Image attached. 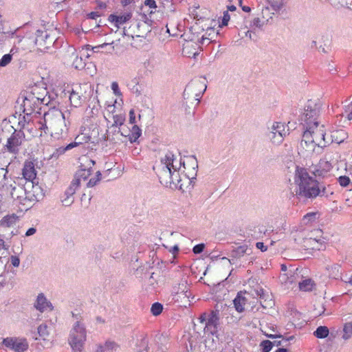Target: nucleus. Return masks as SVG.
Segmentation results:
<instances>
[{"mask_svg":"<svg viewBox=\"0 0 352 352\" xmlns=\"http://www.w3.org/2000/svg\"><path fill=\"white\" fill-rule=\"evenodd\" d=\"M35 127V131H32V129H28L33 137H41L43 134L50 133L51 136L59 138L66 131L65 116L59 109H50L45 113L43 121L36 122Z\"/></svg>","mask_w":352,"mask_h":352,"instance_id":"f257e3e1","label":"nucleus"},{"mask_svg":"<svg viewBox=\"0 0 352 352\" xmlns=\"http://www.w3.org/2000/svg\"><path fill=\"white\" fill-rule=\"evenodd\" d=\"M294 182L296 186V195L298 197L313 199L324 193L325 188L305 168L296 166Z\"/></svg>","mask_w":352,"mask_h":352,"instance_id":"f03ea898","label":"nucleus"},{"mask_svg":"<svg viewBox=\"0 0 352 352\" xmlns=\"http://www.w3.org/2000/svg\"><path fill=\"white\" fill-rule=\"evenodd\" d=\"M180 171L181 162H178L174 155L168 152L162 160V167L157 174L162 185L170 188H182Z\"/></svg>","mask_w":352,"mask_h":352,"instance_id":"7ed1b4c3","label":"nucleus"},{"mask_svg":"<svg viewBox=\"0 0 352 352\" xmlns=\"http://www.w3.org/2000/svg\"><path fill=\"white\" fill-rule=\"evenodd\" d=\"M325 134L324 126L322 124L317 125V128L309 126L304 131L302 141L309 149H314L315 146L324 147L329 142L325 139Z\"/></svg>","mask_w":352,"mask_h":352,"instance_id":"20e7f679","label":"nucleus"},{"mask_svg":"<svg viewBox=\"0 0 352 352\" xmlns=\"http://www.w3.org/2000/svg\"><path fill=\"white\" fill-rule=\"evenodd\" d=\"M320 113V107L315 102L309 100L306 104L304 111L300 112L298 109H291L290 111V121L287 122V124L291 122L296 123L297 120H307V119H318Z\"/></svg>","mask_w":352,"mask_h":352,"instance_id":"39448f33","label":"nucleus"},{"mask_svg":"<svg viewBox=\"0 0 352 352\" xmlns=\"http://www.w3.org/2000/svg\"><path fill=\"white\" fill-rule=\"evenodd\" d=\"M85 340V329L80 322H77L70 333L69 344L73 352H81Z\"/></svg>","mask_w":352,"mask_h":352,"instance_id":"423d86ee","label":"nucleus"},{"mask_svg":"<svg viewBox=\"0 0 352 352\" xmlns=\"http://www.w3.org/2000/svg\"><path fill=\"white\" fill-rule=\"evenodd\" d=\"M322 231L316 229L311 231L305 230L303 244L305 250H320L324 246Z\"/></svg>","mask_w":352,"mask_h":352,"instance_id":"0eeeda50","label":"nucleus"},{"mask_svg":"<svg viewBox=\"0 0 352 352\" xmlns=\"http://www.w3.org/2000/svg\"><path fill=\"white\" fill-rule=\"evenodd\" d=\"M87 98V85H74L69 94V102L72 106L78 107Z\"/></svg>","mask_w":352,"mask_h":352,"instance_id":"6e6552de","label":"nucleus"},{"mask_svg":"<svg viewBox=\"0 0 352 352\" xmlns=\"http://www.w3.org/2000/svg\"><path fill=\"white\" fill-rule=\"evenodd\" d=\"M25 135L21 131H14L8 139L5 145V149L13 154L19 153L21 146L24 142Z\"/></svg>","mask_w":352,"mask_h":352,"instance_id":"1a4fd4ad","label":"nucleus"},{"mask_svg":"<svg viewBox=\"0 0 352 352\" xmlns=\"http://www.w3.org/2000/svg\"><path fill=\"white\" fill-rule=\"evenodd\" d=\"M219 311H211L210 313H204L199 317L201 322H205V330L214 333L219 325Z\"/></svg>","mask_w":352,"mask_h":352,"instance_id":"9d476101","label":"nucleus"},{"mask_svg":"<svg viewBox=\"0 0 352 352\" xmlns=\"http://www.w3.org/2000/svg\"><path fill=\"white\" fill-rule=\"evenodd\" d=\"M35 35L34 43L41 51L48 49L55 41L47 30H37Z\"/></svg>","mask_w":352,"mask_h":352,"instance_id":"9b49d317","label":"nucleus"},{"mask_svg":"<svg viewBox=\"0 0 352 352\" xmlns=\"http://www.w3.org/2000/svg\"><path fill=\"white\" fill-rule=\"evenodd\" d=\"M91 173V168H83L82 166H80V168L76 173L74 179L72 182V184L69 188L67 189L66 193L68 195L74 194L76 190L80 186L81 182H85L87 179V178L90 176Z\"/></svg>","mask_w":352,"mask_h":352,"instance_id":"f8f14e48","label":"nucleus"},{"mask_svg":"<svg viewBox=\"0 0 352 352\" xmlns=\"http://www.w3.org/2000/svg\"><path fill=\"white\" fill-rule=\"evenodd\" d=\"M206 89V85L200 80H193L188 84L184 91V96L189 97L192 94L195 98L199 100V98L203 94Z\"/></svg>","mask_w":352,"mask_h":352,"instance_id":"ddd939ff","label":"nucleus"},{"mask_svg":"<svg viewBox=\"0 0 352 352\" xmlns=\"http://www.w3.org/2000/svg\"><path fill=\"white\" fill-rule=\"evenodd\" d=\"M305 236V230L292 231L289 234V248L294 251L305 250L302 246Z\"/></svg>","mask_w":352,"mask_h":352,"instance_id":"4468645a","label":"nucleus"},{"mask_svg":"<svg viewBox=\"0 0 352 352\" xmlns=\"http://www.w3.org/2000/svg\"><path fill=\"white\" fill-rule=\"evenodd\" d=\"M14 184L15 182L11 179L8 180L5 175L0 176V191L2 192V195H10L13 199H19L21 197L15 194L16 188Z\"/></svg>","mask_w":352,"mask_h":352,"instance_id":"2eb2a0df","label":"nucleus"},{"mask_svg":"<svg viewBox=\"0 0 352 352\" xmlns=\"http://www.w3.org/2000/svg\"><path fill=\"white\" fill-rule=\"evenodd\" d=\"M3 344L16 352H23L28 348V344L25 339L6 338L3 340Z\"/></svg>","mask_w":352,"mask_h":352,"instance_id":"dca6fc26","label":"nucleus"},{"mask_svg":"<svg viewBox=\"0 0 352 352\" xmlns=\"http://www.w3.org/2000/svg\"><path fill=\"white\" fill-rule=\"evenodd\" d=\"M311 47H316L319 52L327 54L331 51V37L328 34L320 36L318 41H313Z\"/></svg>","mask_w":352,"mask_h":352,"instance_id":"f3484780","label":"nucleus"},{"mask_svg":"<svg viewBox=\"0 0 352 352\" xmlns=\"http://www.w3.org/2000/svg\"><path fill=\"white\" fill-rule=\"evenodd\" d=\"M131 17L132 12L131 11H126L110 14L108 17V21L116 28H120V25L131 20Z\"/></svg>","mask_w":352,"mask_h":352,"instance_id":"a211bd4d","label":"nucleus"},{"mask_svg":"<svg viewBox=\"0 0 352 352\" xmlns=\"http://www.w3.org/2000/svg\"><path fill=\"white\" fill-rule=\"evenodd\" d=\"M23 177L29 182L33 183L34 179L36 177V170L35 163L32 160H25L22 169Z\"/></svg>","mask_w":352,"mask_h":352,"instance_id":"6ab92c4d","label":"nucleus"},{"mask_svg":"<svg viewBox=\"0 0 352 352\" xmlns=\"http://www.w3.org/2000/svg\"><path fill=\"white\" fill-rule=\"evenodd\" d=\"M36 89L37 88L26 93L23 100V106L25 108L32 109L33 107L38 106L43 102V97H37Z\"/></svg>","mask_w":352,"mask_h":352,"instance_id":"aec40b11","label":"nucleus"},{"mask_svg":"<svg viewBox=\"0 0 352 352\" xmlns=\"http://www.w3.org/2000/svg\"><path fill=\"white\" fill-rule=\"evenodd\" d=\"M287 320H289L287 326L289 325L294 329H300L304 324V321L301 317V314L294 308L289 309V314L287 315Z\"/></svg>","mask_w":352,"mask_h":352,"instance_id":"412c9836","label":"nucleus"},{"mask_svg":"<svg viewBox=\"0 0 352 352\" xmlns=\"http://www.w3.org/2000/svg\"><path fill=\"white\" fill-rule=\"evenodd\" d=\"M284 125L280 122H276L273 126V131H272V135L270 137L272 142L275 144H279L284 140L285 135Z\"/></svg>","mask_w":352,"mask_h":352,"instance_id":"4be33fe9","label":"nucleus"},{"mask_svg":"<svg viewBox=\"0 0 352 352\" xmlns=\"http://www.w3.org/2000/svg\"><path fill=\"white\" fill-rule=\"evenodd\" d=\"M38 337H36V340L38 341H43V344L44 346H49L52 344V336L47 330V326L46 324H41L38 327Z\"/></svg>","mask_w":352,"mask_h":352,"instance_id":"5701e85b","label":"nucleus"},{"mask_svg":"<svg viewBox=\"0 0 352 352\" xmlns=\"http://www.w3.org/2000/svg\"><path fill=\"white\" fill-rule=\"evenodd\" d=\"M172 293L174 296L181 298L189 297L188 286L186 280H182L177 285L173 287Z\"/></svg>","mask_w":352,"mask_h":352,"instance_id":"b1692460","label":"nucleus"},{"mask_svg":"<svg viewBox=\"0 0 352 352\" xmlns=\"http://www.w3.org/2000/svg\"><path fill=\"white\" fill-rule=\"evenodd\" d=\"M122 135L128 137L131 142H135L141 135L142 131L137 125H133L129 130L122 129Z\"/></svg>","mask_w":352,"mask_h":352,"instance_id":"393cba45","label":"nucleus"},{"mask_svg":"<svg viewBox=\"0 0 352 352\" xmlns=\"http://www.w3.org/2000/svg\"><path fill=\"white\" fill-rule=\"evenodd\" d=\"M332 168L331 164L325 160H321L318 164V168L313 170L316 176L324 177Z\"/></svg>","mask_w":352,"mask_h":352,"instance_id":"a878e982","label":"nucleus"},{"mask_svg":"<svg viewBox=\"0 0 352 352\" xmlns=\"http://www.w3.org/2000/svg\"><path fill=\"white\" fill-rule=\"evenodd\" d=\"M35 307L41 312L47 309L52 310L51 302L46 299L43 294H38L35 304Z\"/></svg>","mask_w":352,"mask_h":352,"instance_id":"bb28decb","label":"nucleus"},{"mask_svg":"<svg viewBox=\"0 0 352 352\" xmlns=\"http://www.w3.org/2000/svg\"><path fill=\"white\" fill-rule=\"evenodd\" d=\"M19 221V217L15 214H8L0 221V226L3 228H12Z\"/></svg>","mask_w":352,"mask_h":352,"instance_id":"cd10ccee","label":"nucleus"},{"mask_svg":"<svg viewBox=\"0 0 352 352\" xmlns=\"http://www.w3.org/2000/svg\"><path fill=\"white\" fill-rule=\"evenodd\" d=\"M248 298L243 296L241 292L239 293L234 300V305L238 312H243L245 310V305H246Z\"/></svg>","mask_w":352,"mask_h":352,"instance_id":"c85d7f7f","label":"nucleus"},{"mask_svg":"<svg viewBox=\"0 0 352 352\" xmlns=\"http://www.w3.org/2000/svg\"><path fill=\"white\" fill-rule=\"evenodd\" d=\"M320 213L318 211L316 212H310L307 213L305 215L303 216L302 222L305 225H311L316 221L320 219Z\"/></svg>","mask_w":352,"mask_h":352,"instance_id":"c756f323","label":"nucleus"},{"mask_svg":"<svg viewBox=\"0 0 352 352\" xmlns=\"http://www.w3.org/2000/svg\"><path fill=\"white\" fill-rule=\"evenodd\" d=\"M332 142L336 144H340L344 141L348 137L347 133L342 129L334 131L331 133Z\"/></svg>","mask_w":352,"mask_h":352,"instance_id":"7c9ffc66","label":"nucleus"},{"mask_svg":"<svg viewBox=\"0 0 352 352\" xmlns=\"http://www.w3.org/2000/svg\"><path fill=\"white\" fill-rule=\"evenodd\" d=\"M299 289L303 292H311L315 289L316 284L310 278H306L299 283Z\"/></svg>","mask_w":352,"mask_h":352,"instance_id":"2f4dec72","label":"nucleus"},{"mask_svg":"<svg viewBox=\"0 0 352 352\" xmlns=\"http://www.w3.org/2000/svg\"><path fill=\"white\" fill-rule=\"evenodd\" d=\"M116 347L118 344L115 342L107 340L104 346L99 344L96 352H104L105 350L112 351Z\"/></svg>","mask_w":352,"mask_h":352,"instance_id":"473e14b6","label":"nucleus"},{"mask_svg":"<svg viewBox=\"0 0 352 352\" xmlns=\"http://www.w3.org/2000/svg\"><path fill=\"white\" fill-rule=\"evenodd\" d=\"M329 333V330L326 326H320L314 332V336L317 338L323 339L326 338Z\"/></svg>","mask_w":352,"mask_h":352,"instance_id":"72a5a7b5","label":"nucleus"},{"mask_svg":"<svg viewBox=\"0 0 352 352\" xmlns=\"http://www.w3.org/2000/svg\"><path fill=\"white\" fill-rule=\"evenodd\" d=\"M285 3L286 0H270L272 9L277 12L285 10Z\"/></svg>","mask_w":352,"mask_h":352,"instance_id":"f704fd0d","label":"nucleus"},{"mask_svg":"<svg viewBox=\"0 0 352 352\" xmlns=\"http://www.w3.org/2000/svg\"><path fill=\"white\" fill-rule=\"evenodd\" d=\"M352 337V323L346 322L344 324L342 333V338L348 340Z\"/></svg>","mask_w":352,"mask_h":352,"instance_id":"c9c22d12","label":"nucleus"},{"mask_svg":"<svg viewBox=\"0 0 352 352\" xmlns=\"http://www.w3.org/2000/svg\"><path fill=\"white\" fill-rule=\"evenodd\" d=\"M302 124L305 130L308 129L309 126L316 127L317 125L321 124L318 119H307V120H298Z\"/></svg>","mask_w":352,"mask_h":352,"instance_id":"e433bc0d","label":"nucleus"},{"mask_svg":"<svg viewBox=\"0 0 352 352\" xmlns=\"http://www.w3.org/2000/svg\"><path fill=\"white\" fill-rule=\"evenodd\" d=\"M274 344L268 340H263L260 344V348L262 352H270L273 347Z\"/></svg>","mask_w":352,"mask_h":352,"instance_id":"4c0bfd02","label":"nucleus"},{"mask_svg":"<svg viewBox=\"0 0 352 352\" xmlns=\"http://www.w3.org/2000/svg\"><path fill=\"white\" fill-rule=\"evenodd\" d=\"M162 309L163 307L162 304L159 302H155L151 307V311L153 316H158L162 313Z\"/></svg>","mask_w":352,"mask_h":352,"instance_id":"58836bf2","label":"nucleus"},{"mask_svg":"<svg viewBox=\"0 0 352 352\" xmlns=\"http://www.w3.org/2000/svg\"><path fill=\"white\" fill-rule=\"evenodd\" d=\"M339 269H340L339 265H338L336 264H333L331 266H329L327 267V270L330 271L329 276H331L333 278H336L337 276H338L340 274Z\"/></svg>","mask_w":352,"mask_h":352,"instance_id":"ea45409f","label":"nucleus"},{"mask_svg":"<svg viewBox=\"0 0 352 352\" xmlns=\"http://www.w3.org/2000/svg\"><path fill=\"white\" fill-rule=\"evenodd\" d=\"M339 184L342 187H347L351 183V179L348 176L340 175L338 178Z\"/></svg>","mask_w":352,"mask_h":352,"instance_id":"a19ab883","label":"nucleus"},{"mask_svg":"<svg viewBox=\"0 0 352 352\" xmlns=\"http://www.w3.org/2000/svg\"><path fill=\"white\" fill-rule=\"evenodd\" d=\"M344 113L349 120H352V102L345 105Z\"/></svg>","mask_w":352,"mask_h":352,"instance_id":"79ce46f5","label":"nucleus"},{"mask_svg":"<svg viewBox=\"0 0 352 352\" xmlns=\"http://www.w3.org/2000/svg\"><path fill=\"white\" fill-rule=\"evenodd\" d=\"M12 60V56L9 54H5L0 60V66L5 67L8 65Z\"/></svg>","mask_w":352,"mask_h":352,"instance_id":"37998d69","label":"nucleus"},{"mask_svg":"<svg viewBox=\"0 0 352 352\" xmlns=\"http://www.w3.org/2000/svg\"><path fill=\"white\" fill-rule=\"evenodd\" d=\"M101 174L99 171L97 172L96 178H91L87 183L88 187H92L96 184V183L100 179Z\"/></svg>","mask_w":352,"mask_h":352,"instance_id":"c03bdc74","label":"nucleus"},{"mask_svg":"<svg viewBox=\"0 0 352 352\" xmlns=\"http://www.w3.org/2000/svg\"><path fill=\"white\" fill-rule=\"evenodd\" d=\"M230 14L228 13V11L226 10V11H224L223 12V19H222V21H221V24L220 25V26H226L228 25V21H230Z\"/></svg>","mask_w":352,"mask_h":352,"instance_id":"a18cd8bd","label":"nucleus"},{"mask_svg":"<svg viewBox=\"0 0 352 352\" xmlns=\"http://www.w3.org/2000/svg\"><path fill=\"white\" fill-rule=\"evenodd\" d=\"M144 4L151 9H155L157 8V4L155 0H144Z\"/></svg>","mask_w":352,"mask_h":352,"instance_id":"49530a36","label":"nucleus"},{"mask_svg":"<svg viewBox=\"0 0 352 352\" xmlns=\"http://www.w3.org/2000/svg\"><path fill=\"white\" fill-rule=\"evenodd\" d=\"M204 244L200 243L194 246L192 251L195 254H199L204 251Z\"/></svg>","mask_w":352,"mask_h":352,"instance_id":"de8ad7c7","label":"nucleus"},{"mask_svg":"<svg viewBox=\"0 0 352 352\" xmlns=\"http://www.w3.org/2000/svg\"><path fill=\"white\" fill-rule=\"evenodd\" d=\"M10 261H11L12 265L14 267H17L19 266L20 259H19V258L18 256H11Z\"/></svg>","mask_w":352,"mask_h":352,"instance_id":"09e8293b","label":"nucleus"},{"mask_svg":"<svg viewBox=\"0 0 352 352\" xmlns=\"http://www.w3.org/2000/svg\"><path fill=\"white\" fill-rule=\"evenodd\" d=\"M111 89H112V90L113 91V92H114V94L116 95H120V94L119 86H118V84L116 82H112V84H111Z\"/></svg>","mask_w":352,"mask_h":352,"instance_id":"8fccbe9b","label":"nucleus"},{"mask_svg":"<svg viewBox=\"0 0 352 352\" xmlns=\"http://www.w3.org/2000/svg\"><path fill=\"white\" fill-rule=\"evenodd\" d=\"M129 122L133 124L135 122V114L133 109H131L129 111Z\"/></svg>","mask_w":352,"mask_h":352,"instance_id":"3c124183","label":"nucleus"},{"mask_svg":"<svg viewBox=\"0 0 352 352\" xmlns=\"http://www.w3.org/2000/svg\"><path fill=\"white\" fill-rule=\"evenodd\" d=\"M26 198L30 200H38V197L34 194V192L32 194L30 192H27Z\"/></svg>","mask_w":352,"mask_h":352,"instance_id":"603ef678","label":"nucleus"},{"mask_svg":"<svg viewBox=\"0 0 352 352\" xmlns=\"http://www.w3.org/2000/svg\"><path fill=\"white\" fill-rule=\"evenodd\" d=\"M100 16V14L98 12H91L88 14V17L91 19H96Z\"/></svg>","mask_w":352,"mask_h":352,"instance_id":"864d4df0","label":"nucleus"},{"mask_svg":"<svg viewBox=\"0 0 352 352\" xmlns=\"http://www.w3.org/2000/svg\"><path fill=\"white\" fill-rule=\"evenodd\" d=\"M239 3L242 10L245 12H250L251 11L250 7L248 6H242V0H239Z\"/></svg>","mask_w":352,"mask_h":352,"instance_id":"5fc2aeb1","label":"nucleus"},{"mask_svg":"<svg viewBox=\"0 0 352 352\" xmlns=\"http://www.w3.org/2000/svg\"><path fill=\"white\" fill-rule=\"evenodd\" d=\"M257 248L260 249L262 252H265L267 250V248L264 245V243L262 242H258L256 244Z\"/></svg>","mask_w":352,"mask_h":352,"instance_id":"6e6d98bb","label":"nucleus"},{"mask_svg":"<svg viewBox=\"0 0 352 352\" xmlns=\"http://www.w3.org/2000/svg\"><path fill=\"white\" fill-rule=\"evenodd\" d=\"M79 143L78 142H72V143H70L65 148H64V151H67V150H69L71 148H74L75 146H76Z\"/></svg>","mask_w":352,"mask_h":352,"instance_id":"4d7b16f0","label":"nucleus"},{"mask_svg":"<svg viewBox=\"0 0 352 352\" xmlns=\"http://www.w3.org/2000/svg\"><path fill=\"white\" fill-rule=\"evenodd\" d=\"M35 232H36V229L34 228H30L27 230L25 235L28 236H31V235H33Z\"/></svg>","mask_w":352,"mask_h":352,"instance_id":"13d9d810","label":"nucleus"},{"mask_svg":"<svg viewBox=\"0 0 352 352\" xmlns=\"http://www.w3.org/2000/svg\"><path fill=\"white\" fill-rule=\"evenodd\" d=\"M97 4L100 8H105L107 7L106 3L100 1H98Z\"/></svg>","mask_w":352,"mask_h":352,"instance_id":"bf43d9fd","label":"nucleus"},{"mask_svg":"<svg viewBox=\"0 0 352 352\" xmlns=\"http://www.w3.org/2000/svg\"><path fill=\"white\" fill-rule=\"evenodd\" d=\"M133 0H122L121 3L122 6H125L130 4Z\"/></svg>","mask_w":352,"mask_h":352,"instance_id":"052dcab7","label":"nucleus"},{"mask_svg":"<svg viewBox=\"0 0 352 352\" xmlns=\"http://www.w3.org/2000/svg\"><path fill=\"white\" fill-rule=\"evenodd\" d=\"M5 248V241L3 239H0V251Z\"/></svg>","mask_w":352,"mask_h":352,"instance_id":"680f3d73","label":"nucleus"},{"mask_svg":"<svg viewBox=\"0 0 352 352\" xmlns=\"http://www.w3.org/2000/svg\"><path fill=\"white\" fill-rule=\"evenodd\" d=\"M295 341V336H291L287 337V342H294Z\"/></svg>","mask_w":352,"mask_h":352,"instance_id":"e2e57ef3","label":"nucleus"},{"mask_svg":"<svg viewBox=\"0 0 352 352\" xmlns=\"http://www.w3.org/2000/svg\"><path fill=\"white\" fill-rule=\"evenodd\" d=\"M236 10V7L234 6H230L228 7V11H234Z\"/></svg>","mask_w":352,"mask_h":352,"instance_id":"0e129e2a","label":"nucleus"},{"mask_svg":"<svg viewBox=\"0 0 352 352\" xmlns=\"http://www.w3.org/2000/svg\"><path fill=\"white\" fill-rule=\"evenodd\" d=\"M110 45H112V49L113 50H115V47H117L118 45L116 43V42L114 41H112L111 43H110Z\"/></svg>","mask_w":352,"mask_h":352,"instance_id":"69168bd1","label":"nucleus"},{"mask_svg":"<svg viewBox=\"0 0 352 352\" xmlns=\"http://www.w3.org/2000/svg\"><path fill=\"white\" fill-rule=\"evenodd\" d=\"M275 352H286V349L280 348L277 349Z\"/></svg>","mask_w":352,"mask_h":352,"instance_id":"338daca9","label":"nucleus"},{"mask_svg":"<svg viewBox=\"0 0 352 352\" xmlns=\"http://www.w3.org/2000/svg\"><path fill=\"white\" fill-rule=\"evenodd\" d=\"M281 269H282L283 271L286 270V265L285 264H282L281 265Z\"/></svg>","mask_w":352,"mask_h":352,"instance_id":"774afa93","label":"nucleus"}]
</instances>
